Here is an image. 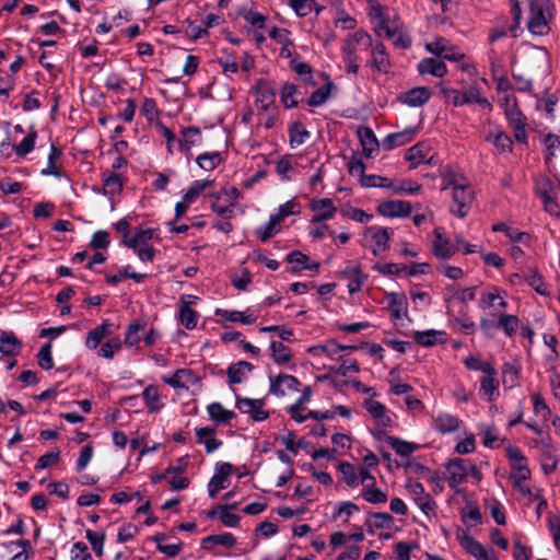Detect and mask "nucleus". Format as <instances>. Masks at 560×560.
I'll use <instances>...</instances> for the list:
<instances>
[{
  "instance_id": "nucleus-1",
  "label": "nucleus",
  "mask_w": 560,
  "mask_h": 560,
  "mask_svg": "<svg viewBox=\"0 0 560 560\" xmlns=\"http://www.w3.org/2000/svg\"><path fill=\"white\" fill-rule=\"evenodd\" d=\"M442 190H451V213L457 218H465L474 200V190L469 180L459 172L452 168L443 170L441 174Z\"/></svg>"
},
{
  "instance_id": "nucleus-2",
  "label": "nucleus",
  "mask_w": 560,
  "mask_h": 560,
  "mask_svg": "<svg viewBox=\"0 0 560 560\" xmlns=\"http://www.w3.org/2000/svg\"><path fill=\"white\" fill-rule=\"evenodd\" d=\"M371 46V36L362 30L350 34L345 39L341 51L346 70L349 74L357 75L359 73L361 58L358 52L359 50L368 49Z\"/></svg>"
},
{
  "instance_id": "nucleus-3",
  "label": "nucleus",
  "mask_w": 560,
  "mask_h": 560,
  "mask_svg": "<svg viewBox=\"0 0 560 560\" xmlns=\"http://www.w3.org/2000/svg\"><path fill=\"white\" fill-rule=\"evenodd\" d=\"M552 9L553 4L550 0H529L527 28L533 35L548 34Z\"/></svg>"
},
{
  "instance_id": "nucleus-4",
  "label": "nucleus",
  "mask_w": 560,
  "mask_h": 560,
  "mask_svg": "<svg viewBox=\"0 0 560 560\" xmlns=\"http://www.w3.org/2000/svg\"><path fill=\"white\" fill-rule=\"evenodd\" d=\"M447 472V482L450 488L456 489L459 485L465 482L470 476L476 482L482 479V472L469 459L452 458L445 464Z\"/></svg>"
},
{
  "instance_id": "nucleus-5",
  "label": "nucleus",
  "mask_w": 560,
  "mask_h": 560,
  "mask_svg": "<svg viewBox=\"0 0 560 560\" xmlns=\"http://www.w3.org/2000/svg\"><path fill=\"white\" fill-rule=\"evenodd\" d=\"M208 197L211 200V210L223 219H230L236 201L243 198V194L236 187L225 185L220 190L209 194Z\"/></svg>"
},
{
  "instance_id": "nucleus-6",
  "label": "nucleus",
  "mask_w": 560,
  "mask_h": 560,
  "mask_svg": "<svg viewBox=\"0 0 560 560\" xmlns=\"http://www.w3.org/2000/svg\"><path fill=\"white\" fill-rule=\"evenodd\" d=\"M363 407L376 424V427L371 430L372 435L376 440L382 441L383 436L387 434V430L394 427L393 413L384 404L373 398L364 399Z\"/></svg>"
},
{
  "instance_id": "nucleus-7",
  "label": "nucleus",
  "mask_w": 560,
  "mask_h": 560,
  "mask_svg": "<svg viewBox=\"0 0 560 560\" xmlns=\"http://www.w3.org/2000/svg\"><path fill=\"white\" fill-rule=\"evenodd\" d=\"M441 93L447 103L456 107L476 103L483 109H492L491 103L481 95L479 89L476 86H471L466 91H459L450 86L441 85Z\"/></svg>"
},
{
  "instance_id": "nucleus-8",
  "label": "nucleus",
  "mask_w": 560,
  "mask_h": 560,
  "mask_svg": "<svg viewBox=\"0 0 560 560\" xmlns=\"http://www.w3.org/2000/svg\"><path fill=\"white\" fill-rule=\"evenodd\" d=\"M393 236V230L377 225L369 226L363 232L364 245L368 246L374 256L385 253Z\"/></svg>"
},
{
  "instance_id": "nucleus-9",
  "label": "nucleus",
  "mask_w": 560,
  "mask_h": 560,
  "mask_svg": "<svg viewBox=\"0 0 560 560\" xmlns=\"http://www.w3.org/2000/svg\"><path fill=\"white\" fill-rule=\"evenodd\" d=\"M406 490L415 504L425 516L430 517L435 514L436 502L432 499L430 493L424 490L422 483L415 480H408L406 483Z\"/></svg>"
},
{
  "instance_id": "nucleus-10",
  "label": "nucleus",
  "mask_w": 560,
  "mask_h": 560,
  "mask_svg": "<svg viewBox=\"0 0 560 560\" xmlns=\"http://www.w3.org/2000/svg\"><path fill=\"white\" fill-rule=\"evenodd\" d=\"M508 292L499 287L490 285L480 294L478 306L481 311H504L508 307Z\"/></svg>"
},
{
  "instance_id": "nucleus-11",
  "label": "nucleus",
  "mask_w": 560,
  "mask_h": 560,
  "mask_svg": "<svg viewBox=\"0 0 560 560\" xmlns=\"http://www.w3.org/2000/svg\"><path fill=\"white\" fill-rule=\"evenodd\" d=\"M308 208L312 212L310 222L334 220L338 212V207L331 198H313L308 203Z\"/></svg>"
},
{
  "instance_id": "nucleus-12",
  "label": "nucleus",
  "mask_w": 560,
  "mask_h": 560,
  "mask_svg": "<svg viewBox=\"0 0 560 560\" xmlns=\"http://www.w3.org/2000/svg\"><path fill=\"white\" fill-rule=\"evenodd\" d=\"M431 250L438 259H450L457 253L456 246L442 228H435L432 233Z\"/></svg>"
},
{
  "instance_id": "nucleus-13",
  "label": "nucleus",
  "mask_w": 560,
  "mask_h": 560,
  "mask_svg": "<svg viewBox=\"0 0 560 560\" xmlns=\"http://www.w3.org/2000/svg\"><path fill=\"white\" fill-rule=\"evenodd\" d=\"M460 546L476 560H498L493 550L487 549L466 532L457 534Z\"/></svg>"
},
{
  "instance_id": "nucleus-14",
  "label": "nucleus",
  "mask_w": 560,
  "mask_h": 560,
  "mask_svg": "<svg viewBox=\"0 0 560 560\" xmlns=\"http://www.w3.org/2000/svg\"><path fill=\"white\" fill-rule=\"evenodd\" d=\"M460 424L462 420L447 411L440 410L431 417L432 430L442 435L452 434L458 431Z\"/></svg>"
},
{
  "instance_id": "nucleus-15",
  "label": "nucleus",
  "mask_w": 560,
  "mask_h": 560,
  "mask_svg": "<svg viewBox=\"0 0 560 560\" xmlns=\"http://www.w3.org/2000/svg\"><path fill=\"white\" fill-rule=\"evenodd\" d=\"M232 465L230 463H218L214 468V475L208 483V494L214 499L219 491L229 487V477L232 474Z\"/></svg>"
},
{
  "instance_id": "nucleus-16",
  "label": "nucleus",
  "mask_w": 560,
  "mask_h": 560,
  "mask_svg": "<svg viewBox=\"0 0 560 560\" xmlns=\"http://www.w3.org/2000/svg\"><path fill=\"white\" fill-rule=\"evenodd\" d=\"M432 96V92L427 86H415L398 94L397 101L408 107H422Z\"/></svg>"
},
{
  "instance_id": "nucleus-17",
  "label": "nucleus",
  "mask_w": 560,
  "mask_h": 560,
  "mask_svg": "<svg viewBox=\"0 0 560 560\" xmlns=\"http://www.w3.org/2000/svg\"><path fill=\"white\" fill-rule=\"evenodd\" d=\"M412 211V206L406 200H386L377 206V212L385 218H406Z\"/></svg>"
},
{
  "instance_id": "nucleus-18",
  "label": "nucleus",
  "mask_w": 560,
  "mask_h": 560,
  "mask_svg": "<svg viewBox=\"0 0 560 560\" xmlns=\"http://www.w3.org/2000/svg\"><path fill=\"white\" fill-rule=\"evenodd\" d=\"M163 382L175 389H188L200 382L198 375L189 369H178L170 376H163Z\"/></svg>"
},
{
  "instance_id": "nucleus-19",
  "label": "nucleus",
  "mask_w": 560,
  "mask_h": 560,
  "mask_svg": "<svg viewBox=\"0 0 560 560\" xmlns=\"http://www.w3.org/2000/svg\"><path fill=\"white\" fill-rule=\"evenodd\" d=\"M385 301L394 322H400L408 317V300L404 293L387 292Z\"/></svg>"
},
{
  "instance_id": "nucleus-20",
  "label": "nucleus",
  "mask_w": 560,
  "mask_h": 560,
  "mask_svg": "<svg viewBox=\"0 0 560 560\" xmlns=\"http://www.w3.org/2000/svg\"><path fill=\"white\" fill-rule=\"evenodd\" d=\"M154 237H156V232L153 229H136L131 233L124 235L122 243L133 250L150 246V242Z\"/></svg>"
},
{
  "instance_id": "nucleus-21",
  "label": "nucleus",
  "mask_w": 560,
  "mask_h": 560,
  "mask_svg": "<svg viewBox=\"0 0 560 560\" xmlns=\"http://www.w3.org/2000/svg\"><path fill=\"white\" fill-rule=\"evenodd\" d=\"M340 275L348 280V291L350 294H354L361 291L366 275L363 273L361 266L357 262L350 261L347 264L345 269L341 270Z\"/></svg>"
},
{
  "instance_id": "nucleus-22",
  "label": "nucleus",
  "mask_w": 560,
  "mask_h": 560,
  "mask_svg": "<svg viewBox=\"0 0 560 560\" xmlns=\"http://www.w3.org/2000/svg\"><path fill=\"white\" fill-rule=\"evenodd\" d=\"M236 408L242 413L250 416L256 422L264 421L269 417V413L264 409L261 399L237 398Z\"/></svg>"
},
{
  "instance_id": "nucleus-23",
  "label": "nucleus",
  "mask_w": 560,
  "mask_h": 560,
  "mask_svg": "<svg viewBox=\"0 0 560 560\" xmlns=\"http://www.w3.org/2000/svg\"><path fill=\"white\" fill-rule=\"evenodd\" d=\"M269 392L276 396H284L288 392H296L300 386L299 380L289 374L269 376Z\"/></svg>"
},
{
  "instance_id": "nucleus-24",
  "label": "nucleus",
  "mask_w": 560,
  "mask_h": 560,
  "mask_svg": "<svg viewBox=\"0 0 560 560\" xmlns=\"http://www.w3.org/2000/svg\"><path fill=\"white\" fill-rule=\"evenodd\" d=\"M504 115L515 140L520 143H525L527 141V121L521 109H511L504 113Z\"/></svg>"
},
{
  "instance_id": "nucleus-25",
  "label": "nucleus",
  "mask_w": 560,
  "mask_h": 560,
  "mask_svg": "<svg viewBox=\"0 0 560 560\" xmlns=\"http://www.w3.org/2000/svg\"><path fill=\"white\" fill-rule=\"evenodd\" d=\"M479 394L487 401L492 402L498 399L499 393V380L497 377L495 369H491L488 373H485L480 378Z\"/></svg>"
},
{
  "instance_id": "nucleus-26",
  "label": "nucleus",
  "mask_w": 560,
  "mask_h": 560,
  "mask_svg": "<svg viewBox=\"0 0 560 560\" xmlns=\"http://www.w3.org/2000/svg\"><path fill=\"white\" fill-rule=\"evenodd\" d=\"M196 442L203 445L206 453L211 454L219 450L223 442L217 438L214 428L200 427L196 428Z\"/></svg>"
},
{
  "instance_id": "nucleus-27",
  "label": "nucleus",
  "mask_w": 560,
  "mask_h": 560,
  "mask_svg": "<svg viewBox=\"0 0 560 560\" xmlns=\"http://www.w3.org/2000/svg\"><path fill=\"white\" fill-rule=\"evenodd\" d=\"M23 342L11 330H0V353L4 357H16L21 353Z\"/></svg>"
},
{
  "instance_id": "nucleus-28",
  "label": "nucleus",
  "mask_w": 560,
  "mask_h": 560,
  "mask_svg": "<svg viewBox=\"0 0 560 560\" xmlns=\"http://www.w3.org/2000/svg\"><path fill=\"white\" fill-rule=\"evenodd\" d=\"M369 65L380 73H387L390 69V60L383 43L377 42L372 46Z\"/></svg>"
},
{
  "instance_id": "nucleus-29",
  "label": "nucleus",
  "mask_w": 560,
  "mask_h": 560,
  "mask_svg": "<svg viewBox=\"0 0 560 560\" xmlns=\"http://www.w3.org/2000/svg\"><path fill=\"white\" fill-rule=\"evenodd\" d=\"M358 137L360 139L363 155L365 158L370 159L378 153L380 143L374 131L371 128H360L358 131Z\"/></svg>"
},
{
  "instance_id": "nucleus-30",
  "label": "nucleus",
  "mask_w": 560,
  "mask_h": 560,
  "mask_svg": "<svg viewBox=\"0 0 560 560\" xmlns=\"http://www.w3.org/2000/svg\"><path fill=\"white\" fill-rule=\"evenodd\" d=\"M486 140L491 142L500 153L512 151L513 141L511 137L499 126L489 130Z\"/></svg>"
},
{
  "instance_id": "nucleus-31",
  "label": "nucleus",
  "mask_w": 560,
  "mask_h": 560,
  "mask_svg": "<svg viewBox=\"0 0 560 560\" xmlns=\"http://www.w3.org/2000/svg\"><path fill=\"white\" fill-rule=\"evenodd\" d=\"M202 142V135L199 128L188 127L182 130V138L178 141L179 149L186 155L190 154L194 147L200 145Z\"/></svg>"
},
{
  "instance_id": "nucleus-32",
  "label": "nucleus",
  "mask_w": 560,
  "mask_h": 560,
  "mask_svg": "<svg viewBox=\"0 0 560 560\" xmlns=\"http://www.w3.org/2000/svg\"><path fill=\"white\" fill-rule=\"evenodd\" d=\"M112 327V323H109L108 320H103L101 325L96 326L95 328L88 332L85 338V347L90 350L96 349L101 345L102 340L108 335H110Z\"/></svg>"
},
{
  "instance_id": "nucleus-33",
  "label": "nucleus",
  "mask_w": 560,
  "mask_h": 560,
  "mask_svg": "<svg viewBox=\"0 0 560 560\" xmlns=\"http://www.w3.org/2000/svg\"><path fill=\"white\" fill-rule=\"evenodd\" d=\"M430 154V145L424 142H419L408 149L406 153V160L411 163V167L415 168L422 163H430L431 158Z\"/></svg>"
},
{
  "instance_id": "nucleus-34",
  "label": "nucleus",
  "mask_w": 560,
  "mask_h": 560,
  "mask_svg": "<svg viewBox=\"0 0 560 560\" xmlns=\"http://www.w3.org/2000/svg\"><path fill=\"white\" fill-rule=\"evenodd\" d=\"M270 38L276 40L279 45H281V56L290 57L291 48L293 47V42L291 39V33L287 28H280L277 26H272L267 30Z\"/></svg>"
},
{
  "instance_id": "nucleus-35",
  "label": "nucleus",
  "mask_w": 560,
  "mask_h": 560,
  "mask_svg": "<svg viewBox=\"0 0 560 560\" xmlns=\"http://www.w3.org/2000/svg\"><path fill=\"white\" fill-rule=\"evenodd\" d=\"M254 366L246 361H238L228 368L226 374L230 384H241L245 382L253 371Z\"/></svg>"
},
{
  "instance_id": "nucleus-36",
  "label": "nucleus",
  "mask_w": 560,
  "mask_h": 560,
  "mask_svg": "<svg viewBox=\"0 0 560 560\" xmlns=\"http://www.w3.org/2000/svg\"><path fill=\"white\" fill-rule=\"evenodd\" d=\"M420 74H431L442 78L447 73V67L443 61L434 58L422 59L417 67Z\"/></svg>"
},
{
  "instance_id": "nucleus-37",
  "label": "nucleus",
  "mask_w": 560,
  "mask_h": 560,
  "mask_svg": "<svg viewBox=\"0 0 560 560\" xmlns=\"http://www.w3.org/2000/svg\"><path fill=\"white\" fill-rule=\"evenodd\" d=\"M215 314L226 322H231V323L240 322L244 325H252L257 319V316L249 310H247L246 312L217 310Z\"/></svg>"
},
{
  "instance_id": "nucleus-38",
  "label": "nucleus",
  "mask_w": 560,
  "mask_h": 560,
  "mask_svg": "<svg viewBox=\"0 0 560 560\" xmlns=\"http://www.w3.org/2000/svg\"><path fill=\"white\" fill-rule=\"evenodd\" d=\"M142 398L148 411L151 413L159 412L164 407L162 396L155 385L147 386L142 393Z\"/></svg>"
},
{
  "instance_id": "nucleus-39",
  "label": "nucleus",
  "mask_w": 560,
  "mask_h": 560,
  "mask_svg": "<svg viewBox=\"0 0 560 560\" xmlns=\"http://www.w3.org/2000/svg\"><path fill=\"white\" fill-rule=\"evenodd\" d=\"M194 296L188 295L184 296L182 299L180 305H179V322L185 328L187 329H194L197 326L198 323V314L196 311H194L189 306V301L186 299H192Z\"/></svg>"
},
{
  "instance_id": "nucleus-40",
  "label": "nucleus",
  "mask_w": 560,
  "mask_h": 560,
  "mask_svg": "<svg viewBox=\"0 0 560 560\" xmlns=\"http://www.w3.org/2000/svg\"><path fill=\"white\" fill-rule=\"evenodd\" d=\"M281 223L270 214L268 221L255 230L256 237L266 243L281 232Z\"/></svg>"
},
{
  "instance_id": "nucleus-41",
  "label": "nucleus",
  "mask_w": 560,
  "mask_h": 560,
  "mask_svg": "<svg viewBox=\"0 0 560 560\" xmlns=\"http://www.w3.org/2000/svg\"><path fill=\"white\" fill-rule=\"evenodd\" d=\"M445 332L443 330L428 329L415 331V341L423 347H432L444 341Z\"/></svg>"
},
{
  "instance_id": "nucleus-42",
  "label": "nucleus",
  "mask_w": 560,
  "mask_h": 560,
  "mask_svg": "<svg viewBox=\"0 0 560 560\" xmlns=\"http://www.w3.org/2000/svg\"><path fill=\"white\" fill-rule=\"evenodd\" d=\"M394 517L388 513H371L366 520L369 532L374 533L376 529H390L394 525Z\"/></svg>"
},
{
  "instance_id": "nucleus-43",
  "label": "nucleus",
  "mask_w": 560,
  "mask_h": 560,
  "mask_svg": "<svg viewBox=\"0 0 560 560\" xmlns=\"http://www.w3.org/2000/svg\"><path fill=\"white\" fill-rule=\"evenodd\" d=\"M301 93L298 88L290 82H285L280 89V101L285 108H293L299 105Z\"/></svg>"
},
{
  "instance_id": "nucleus-44",
  "label": "nucleus",
  "mask_w": 560,
  "mask_h": 560,
  "mask_svg": "<svg viewBox=\"0 0 560 560\" xmlns=\"http://www.w3.org/2000/svg\"><path fill=\"white\" fill-rule=\"evenodd\" d=\"M207 411L209 418L218 424L229 423L235 417L234 411L224 408L220 402L209 404Z\"/></svg>"
},
{
  "instance_id": "nucleus-45",
  "label": "nucleus",
  "mask_w": 560,
  "mask_h": 560,
  "mask_svg": "<svg viewBox=\"0 0 560 560\" xmlns=\"http://www.w3.org/2000/svg\"><path fill=\"white\" fill-rule=\"evenodd\" d=\"M382 440L385 441L399 456L402 457L411 455L417 450L416 444L393 435L386 434Z\"/></svg>"
},
{
  "instance_id": "nucleus-46",
  "label": "nucleus",
  "mask_w": 560,
  "mask_h": 560,
  "mask_svg": "<svg viewBox=\"0 0 560 560\" xmlns=\"http://www.w3.org/2000/svg\"><path fill=\"white\" fill-rule=\"evenodd\" d=\"M145 273H138L132 271V267L130 265L121 267L117 273L106 276V282L109 284H117L124 279H132L137 283H141L145 279Z\"/></svg>"
},
{
  "instance_id": "nucleus-47",
  "label": "nucleus",
  "mask_w": 560,
  "mask_h": 560,
  "mask_svg": "<svg viewBox=\"0 0 560 560\" xmlns=\"http://www.w3.org/2000/svg\"><path fill=\"white\" fill-rule=\"evenodd\" d=\"M421 184L411 179L393 180L390 191L396 195H418L421 191Z\"/></svg>"
},
{
  "instance_id": "nucleus-48",
  "label": "nucleus",
  "mask_w": 560,
  "mask_h": 560,
  "mask_svg": "<svg viewBox=\"0 0 560 560\" xmlns=\"http://www.w3.org/2000/svg\"><path fill=\"white\" fill-rule=\"evenodd\" d=\"M212 184L213 180L211 179L194 180L183 195V199L191 206L208 187L212 186Z\"/></svg>"
},
{
  "instance_id": "nucleus-49",
  "label": "nucleus",
  "mask_w": 560,
  "mask_h": 560,
  "mask_svg": "<svg viewBox=\"0 0 560 560\" xmlns=\"http://www.w3.org/2000/svg\"><path fill=\"white\" fill-rule=\"evenodd\" d=\"M520 320L517 316L506 313H499L497 328L501 329L508 337H512L517 328Z\"/></svg>"
},
{
  "instance_id": "nucleus-50",
  "label": "nucleus",
  "mask_w": 560,
  "mask_h": 560,
  "mask_svg": "<svg viewBox=\"0 0 560 560\" xmlns=\"http://www.w3.org/2000/svg\"><path fill=\"white\" fill-rule=\"evenodd\" d=\"M362 498L371 504H384L387 501V494L380 488L375 486V483H366L363 486Z\"/></svg>"
},
{
  "instance_id": "nucleus-51",
  "label": "nucleus",
  "mask_w": 560,
  "mask_h": 560,
  "mask_svg": "<svg viewBox=\"0 0 560 560\" xmlns=\"http://www.w3.org/2000/svg\"><path fill=\"white\" fill-rule=\"evenodd\" d=\"M288 261L299 270H318L319 264L312 261L310 257L301 252H292L288 256Z\"/></svg>"
},
{
  "instance_id": "nucleus-52",
  "label": "nucleus",
  "mask_w": 560,
  "mask_h": 560,
  "mask_svg": "<svg viewBox=\"0 0 560 560\" xmlns=\"http://www.w3.org/2000/svg\"><path fill=\"white\" fill-rule=\"evenodd\" d=\"M222 155L220 152H206L197 156L196 162L198 166L206 171L211 172L222 163Z\"/></svg>"
},
{
  "instance_id": "nucleus-53",
  "label": "nucleus",
  "mask_w": 560,
  "mask_h": 560,
  "mask_svg": "<svg viewBox=\"0 0 560 560\" xmlns=\"http://www.w3.org/2000/svg\"><path fill=\"white\" fill-rule=\"evenodd\" d=\"M60 156H61V151L55 144H51L49 154H48L47 166L40 171V174L43 176L52 175L55 177H60L61 173H60L58 166L56 165V161Z\"/></svg>"
},
{
  "instance_id": "nucleus-54",
  "label": "nucleus",
  "mask_w": 560,
  "mask_h": 560,
  "mask_svg": "<svg viewBox=\"0 0 560 560\" xmlns=\"http://www.w3.org/2000/svg\"><path fill=\"white\" fill-rule=\"evenodd\" d=\"M271 358L277 364H285L291 360L292 353L289 347L281 341H271Z\"/></svg>"
},
{
  "instance_id": "nucleus-55",
  "label": "nucleus",
  "mask_w": 560,
  "mask_h": 560,
  "mask_svg": "<svg viewBox=\"0 0 560 560\" xmlns=\"http://www.w3.org/2000/svg\"><path fill=\"white\" fill-rule=\"evenodd\" d=\"M256 104H260V108L267 110L273 103V93L266 83H259L255 86Z\"/></svg>"
},
{
  "instance_id": "nucleus-56",
  "label": "nucleus",
  "mask_w": 560,
  "mask_h": 560,
  "mask_svg": "<svg viewBox=\"0 0 560 560\" xmlns=\"http://www.w3.org/2000/svg\"><path fill=\"white\" fill-rule=\"evenodd\" d=\"M300 213V203L294 199H290L287 202L280 205L272 215L282 224V222L291 215Z\"/></svg>"
},
{
  "instance_id": "nucleus-57",
  "label": "nucleus",
  "mask_w": 560,
  "mask_h": 560,
  "mask_svg": "<svg viewBox=\"0 0 560 560\" xmlns=\"http://www.w3.org/2000/svg\"><path fill=\"white\" fill-rule=\"evenodd\" d=\"M290 145L298 148L305 143L310 138V132L303 127L302 124L295 122L289 128Z\"/></svg>"
},
{
  "instance_id": "nucleus-58",
  "label": "nucleus",
  "mask_w": 560,
  "mask_h": 560,
  "mask_svg": "<svg viewBox=\"0 0 560 560\" xmlns=\"http://www.w3.org/2000/svg\"><path fill=\"white\" fill-rule=\"evenodd\" d=\"M526 282L540 295H548L549 291L542 276L536 269H529Z\"/></svg>"
},
{
  "instance_id": "nucleus-59",
  "label": "nucleus",
  "mask_w": 560,
  "mask_h": 560,
  "mask_svg": "<svg viewBox=\"0 0 560 560\" xmlns=\"http://www.w3.org/2000/svg\"><path fill=\"white\" fill-rule=\"evenodd\" d=\"M144 330V324L141 323H131L126 328L125 334V345L128 347L137 346L141 340V334Z\"/></svg>"
},
{
  "instance_id": "nucleus-60",
  "label": "nucleus",
  "mask_w": 560,
  "mask_h": 560,
  "mask_svg": "<svg viewBox=\"0 0 560 560\" xmlns=\"http://www.w3.org/2000/svg\"><path fill=\"white\" fill-rule=\"evenodd\" d=\"M220 545L226 548H232L236 544L235 537L231 533H222L218 535H210L202 539V546L207 548V545Z\"/></svg>"
},
{
  "instance_id": "nucleus-61",
  "label": "nucleus",
  "mask_w": 560,
  "mask_h": 560,
  "mask_svg": "<svg viewBox=\"0 0 560 560\" xmlns=\"http://www.w3.org/2000/svg\"><path fill=\"white\" fill-rule=\"evenodd\" d=\"M289 5L300 18L310 15L314 10H316V13L320 11V9L315 8L314 0H290Z\"/></svg>"
},
{
  "instance_id": "nucleus-62",
  "label": "nucleus",
  "mask_w": 560,
  "mask_h": 560,
  "mask_svg": "<svg viewBox=\"0 0 560 560\" xmlns=\"http://www.w3.org/2000/svg\"><path fill=\"white\" fill-rule=\"evenodd\" d=\"M479 434L482 438V443L486 447H494L499 441L498 429L492 424H479Z\"/></svg>"
},
{
  "instance_id": "nucleus-63",
  "label": "nucleus",
  "mask_w": 560,
  "mask_h": 560,
  "mask_svg": "<svg viewBox=\"0 0 560 560\" xmlns=\"http://www.w3.org/2000/svg\"><path fill=\"white\" fill-rule=\"evenodd\" d=\"M103 187L106 194L116 195L122 189V179L120 175L115 173L104 174Z\"/></svg>"
},
{
  "instance_id": "nucleus-64",
  "label": "nucleus",
  "mask_w": 560,
  "mask_h": 560,
  "mask_svg": "<svg viewBox=\"0 0 560 560\" xmlns=\"http://www.w3.org/2000/svg\"><path fill=\"white\" fill-rule=\"evenodd\" d=\"M339 471L341 472L343 481L347 486L355 488L359 485V476L355 467L352 464L348 462L340 463Z\"/></svg>"
}]
</instances>
